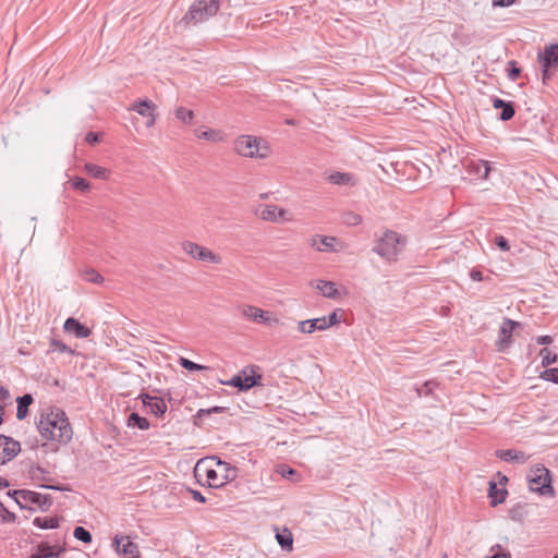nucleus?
<instances>
[{
    "label": "nucleus",
    "mask_w": 558,
    "mask_h": 558,
    "mask_svg": "<svg viewBox=\"0 0 558 558\" xmlns=\"http://www.w3.org/2000/svg\"><path fill=\"white\" fill-rule=\"evenodd\" d=\"M29 477L33 480V481H36V482H39V486L41 488H48V489H52V490H59V492H64V490H70L68 487L63 486V485H48L46 484V482H48L50 478H49V472L47 470H45L44 468L39 466V465H32L29 468Z\"/></svg>",
    "instance_id": "nucleus-13"
},
{
    "label": "nucleus",
    "mask_w": 558,
    "mask_h": 558,
    "mask_svg": "<svg viewBox=\"0 0 558 558\" xmlns=\"http://www.w3.org/2000/svg\"><path fill=\"white\" fill-rule=\"evenodd\" d=\"M286 469H287V474H294V470L291 469V468H288V466H282V475L286 476Z\"/></svg>",
    "instance_id": "nucleus-63"
},
{
    "label": "nucleus",
    "mask_w": 558,
    "mask_h": 558,
    "mask_svg": "<svg viewBox=\"0 0 558 558\" xmlns=\"http://www.w3.org/2000/svg\"><path fill=\"white\" fill-rule=\"evenodd\" d=\"M85 276H86V280L94 282V283H100L104 280L101 275L98 274L94 269L87 270Z\"/></svg>",
    "instance_id": "nucleus-49"
},
{
    "label": "nucleus",
    "mask_w": 558,
    "mask_h": 558,
    "mask_svg": "<svg viewBox=\"0 0 558 558\" xmlns=\"http://www.w3.org/2000/svg\"><path fill=\"white\" fill-rule=\"evenodd\" d=\"M502 111L500 113V120L502 121H509L513 118L515 111L514 106L511 101H508V105H506L504 108H501Z\"/></svg>",
    "instance_id": "nucleus-41"
},
{
    "label": "nucleus",
    "mask_w": 558,
    "mask_h": 558,
    "mask_svg": "<svg viewBox=\"0 0 558 558\" xmlns=\"http://www.w3.org/2000/svg\"><path fill=\"white\" fill-rule=\"evenodd\" d=\"M0 518L4 523H12L15 521L16 515L9 511L1 502H0Z\"/></svg>",
    "instance_id": "nucleus-43"
},
{
    "label": "nucleus",
    "mask_w": 558,
    "mask_h": 558,
    "mask_svg": "<svg viewBox=\"0 0 558 558\" xmlns=\"http://www.w3.org/2000/svg\"><path fill=\"white\" fill-rule=\"evenodd\" d=\"M206 476L209 481L210 487H221L226 484L225 481L222 480V477L220 476L218 468H217V470L208 469L206 471Z\"/></svg>",
    "instance_id": "nucleus-32"
},
{
    "label": "nucleus",
    "mask_w": 558,
    "mask_h": 558,
    "mask_svg": "<svg viewBox=\"0 0 558 558\" xmlns=\"http://www.w3.org/2000/svg\"><path fill=\"white\" fill-rule=\"evenodd\" d=\"M71 186L77 191H81L83 193L87 192L90 189V184L87 180L81 177H74L69 182Z\"/></svg>",
    "instance_id": "nucleus-38"
},
{
    "label": "nucleus",
    "mask_w": 558,
    "mask_h": 558,
    "mask_svg": "<svg viewBox=\"0 0 558 558\" xmlns=\"http://www.w3.org/2000/svg\"><path fill=\"white\" fill-rule=\"evenodd\" d=\"M529 488L543 496H554L550 472L544 465L537 464L529 473Z\"/></svg>",
    "instance_id": "nucleus-4"
},
{
    "label": "nucleus",
    "mask_w": 558,
    "mask_h": 558,
    "mask_svg": "<svg viewBox=\"0 0 558 558\" xmlns=\"http://www.w3.org/2000/svg\"><path fill=\"white\" fill-rule=\"evenodd\" d=\"M20 489H16V490H10L8 492V496H10L11 498H13L16 504L23 509V508H26V506L22 502V498H21V495L20 494H15L16 492H19Z\"/></svg>",
    "instance_id": "nucleus-55"
},
{
    "label": "nucleus",
    "mask_w": 558,
    "mask_h": 558,
    "mask_svg": "<svg viewBox=\"0 0 558 558\" xmlns=\"http://www.w3.org/2000/svg\"><path fill=\"white\" fill-rule=\"evenodd\" d=\"M219 10L218 0H196L181 19L180 25L185 27L196 25L216 15Z\"/></svg>",
    "instance_id": "nucleus-3"
},
{
    "label": "nucleus",
    "mask_w": 558,
    "mask_h": 558,
    "mask_svg": "<svg viewBox=\"0 0 558 558\" xmlns=\"http://www.w3.org/2000/svg\"><path fill=\"white\" fill-rule=\"evenodd\" d=\"M129 425L136 426L142 430H146L149 428V422L146 417L141 416L136 412H132L129 416Z\"/></svg>",
    "instance_id": "nucleus-30"
},
{
    "label": "nucleus",
    "mask_w": 558,
    "mask_h": 558,
    "mask_svg": "<svg viewBox=\"0 0 558 558\" xmlns=\"http://www.w3.org/2000/svg\"><path fill=\"white\" fill-rule=\"evenodd\" d=\"M34 402V398L31 393H25L16 398L17 411L16 418L22 421L28 415V408Z\"/></svg>",
    "instance_id": "nucleus-23"
},
{
    "label": "nucleus",
    "mask_w": 558,
    "mask_h": 558,
    "mask_svg": "<svg viewBox=\"0 0 558 558\" xmlns=\"http://www.w3.org/2000/svg\"><path fill=\"white\" fill-rule=\"evenodd\" d=\"M37 428L43 438L60 444H68L73 436V430L65 413L59 409L43 413Z\"/></svg>",
    "instance_id": "nucleus-1"
},
{
    "label": "nucleus",
    "mask_w": 558,
    "mask_h": 558,
    "mask_svg": "<svg viewBox=\"0 0 558 558\" xmlns=\"http://www.w3.org/2000/svg\"><path fill=\"white\" fill-rule=\"evenodd\" d=\"M435 386H436V383L429 380V381L424 383L421 387H416L415 390H416L418 397H421L422 395L427 396V395L432 393Z\"/></svg>",
    "instance_id": "nucleus-44"
},
{
    "label": "nucleus",
    "mask_w": 558,
    "mask_h": 558,
    "mask_svg": "<svg viewBox=\"0 0 558 558\" xmlns=\"http://www.w3.org/2000/svg\"><path fill=\"white\" fill-rule=\"evenodd\" d=\"M130 109L136 111L140 116L148 117L156 109V105L149 99H143L134 102Z\"/></svg>",
    "instance_id": "nucleus-25"
},
{
    "label": "nucleus",
    "mask_w": 558,
    "mask_h": 558,
    "mask_svg": "<svg viewBox=\"0 0 558 558\" xmlns=\"http://www.w3.org/2000/svg\"><path fill=\"white\" fill-rule=\"evenodd\" d=\"M517 2V0H493L492 1V4L493 7H500V8H506V7H510L512 4H514Z\"/></svg>",
    "instance_id": "nucleus-54"
},
{
    "label": "nucleus",
    "mask_w": 558,
    "mask_h": 558,
    "mask_svg": "<svg viewBox=\"0 0 558 558\" xmlns=\"http://www.w3.org/2000/svg\"><path fill=\"white\" fill-rule=\"evenodd\" d=\"M180 365L187 371H202L206 368L204 365L197 364L185 357L180 359Z\"/></svg>",
    "instance_id": "nucleus-42"
},
{
    "label": "nucleus",
    "mask_w": 558,
    "mask_h": 558,
    "mask_svg": "<svg viewBox=\"0 0 558 558\" xmlns=\"http://www.w3.org/2000/svg\"><path fill=\"white\" fill-rule=\"evenodd\" d=\"M148 117H149V120L146 122V126L150 128V126H153L155 124L156 118H155V114L153 112L149 113Z\"/></svg>",
    "instance_id": "nucleus-62"
},
{
    "label": "nucleus",
    "mask_w": 558,
    "mask_h": 558,
    "mask_svg": "<svg viewBox=\"0 0 558 558\" xmlns=\"http://www.w3.org/2000/svg\"><path fill=\"white\" fill-rule=\"evenodd\" d=\"M470 277L474 281H482L484 279L482 271L476 268H473L471 270Z\"/></svg>",
    "instance_id": "nucleus-56"
},
{
    "label": "nucleus",
    "mask_w": 558,
    "mask_h": 558,
    "mask_svg": "<svg viewBox=\"0 0 558 558\" xmlns=\"http://www.w3.org/2000/svg\"><path fill=\"white\" fill-rule=\"evenodd\" d=\"M21 451V444L12 437L0 435V465L14 459Z\"/></svg>",
    "instance_id": "nucleus-12"
},
{
    "label": "nucleus",
    "mask_w": 558,
    "mask_h": 558,
    "mask_svg": "<svg viewBox=\"0 0 558 558\" xmlns=\"http://www.w3.org/2000/svg\"><path fill=\"white\" fill-rule=\"evenodd\" d=\"M227 384L238 388L240 391H244V385L241 374L233 376Z\"/></svg>",
    "instance_id": "nucleus-50"
},
{
    "label": "nucleus",
    "mask_w": 558,
    "mask_h": 558,
    "mask_svg": "<svg viewBox=\"0 0 558 558\" xmlns=\"http://www.w3.org/2000/svg\"><path fill=\"white\" fill-rule=\"evenodd\" d=\"M311 286L317 289L325 298L332 300L339 298V290L337 289L336 283L332 281L316 280L312 281Z\"/></svg>",
    "instance_id": "nucleus-19"
},
{
    "label": "nucleus",
    "mask_w": 558,
    "mask_h": 558,
    "mask_svg": "<svg viewBox=\"0 0 558 558\" xmlns=\"http://www.w3.org/2000/svg\"><path fill=\"white\" fill-rule=\"evenodd\" d=\"M227 409L223 408V407H213V408H209V409H199L195 415V424L198 425L199 421L204 417V416H207V415H210V414H214V413H222L225 412Z\"/></svg>",
    "instance_id": "nucleus-34"
},
{
    "label": "nucleus",
    "mask_w": 558,
    "mask_h": 558,
    "mask_svg": "<svg viewBox=\"0 0 558 558\" xmlns=\"http://www.w3.org/2000/svg\"><path fill=\"white\" fill-rule=\"evenodd\" d=\"M216 466L219 469L220 476L225 481V483L232 482L238 477V469L230 463L220 460L219 458H215Z\"/></svg>",
    "instance_id": "nucleus-21"
},
{
    "label": "nucleus",
    "mask_w": 558,
    "mask_h": 558,
    "mask_svg": "<svg viewBox=\"0 0 558 558\" xmlns=\"http://www.w3.org/2000/svg\"><path fill=\"white\" fill-rule=\"evenodd\" d=\"M485 558H510V553L507 550L497 551L493 554L492 556H487Z\"/></svg>",
    "instance_id": "nucleus-59"
},
{
    "label": "nucleus",
    "mask_w": 558,
    "mask_h": 558,
    "mask_svg": "<svg viewBox=\"0 0 558 558\" xmlns=\"http://www.w3.org/2000/svg\"><path fill=\"white\" fill-rule=\"evenodd\" d=\"M73 536L85 544L90 543L93 539L90 532L83 526H76L73 531Z\"/></svg>",
    "instance_id": "nucleus-36"
},
{
    "label": "nucleus",
    "mask_w": 558,
    "mask_h": 558,
    "mask_svg": "<svg viewBox=\"0 0 558 558\" xmlns=\"http://www.w3.org/2000/svg\"><path fill=\"white\" fill-rule=\"evenodd\" d=\"M256 215L266 221L279 222L286 221L287 211L283 208H279L275 205H260L256 209Z\"/></svg>",
    "instance_id": "nucleus-14"
},
{
    "label": "nucleus",
    "mask_w": 558,
    "mask_h": 558,
    "mask_svg": "<svg viewBox=\"0 0 558 558\" xmlns=\"http://www.w3.org/2000/svg\"><path fill=\"white\" fill-rule=\"evenodd\" d=\"M344 222L351 226H356L362 222V218L360 215L349 211L344 214Z\"/></svg>",
    "instance_id": "nucleus-45"
},
{
    "label": "nucleus",
    "mask_w": 558,
    "mask_h": 558,
    "mask_svg": "<svg viewBox=\"0 0 558 558\" xmlns=\"http://www.w3.org/2000/svg\"><path fill=\"white\" fill-rule=\"evenodd\" d=\"M234 150L244 157L265 158L267 153L260 151L259 140L251 135H241L234 143Z\"/></svg>",
    "instance_id": "nucleus-6"
},
{
    "label": "nucleus",
    "mask_w": 558,
    "mask_h": 558,
    "mask_svg": "<svg viewBox=\"0 0 558 558\" xmlns=\"http://www.w3.org/2000/svg\"><path fill=\"white\" fill-rule=\"evenodd\" d=\"M496 457L506 462H515L523 464L529 456L525 452L515 449H499L495 452Z\"/></svg>",
    "instance_id": "nucleus-17"
},
{
    "label": "nucleus",
    "mask_w": 558,
    "mask_h": 558,
    "mask_svg": "<svg viewBox=\"0 0 558 558\" xmlns=\"http://www.w3.org/2000/svg\"><path fill=\"white\" fill-rule=\"evenodd\" d=\"M64 551L63 547H56L47 542H41L37 546V550L31 555L29 558H48V557H60Z\"/></svg>",
    "instance_id": "nucleus-18"
},
{
    "label": "nucleus",
    "mask_w": 558,
    "mask_h": 558,
    "mask_svg": "<svg viewBox=\"0 0 558 558\" xmlns=\"http://www.w3.org/2000/svg\"><path fill=\"white\" fill-rule=\"evenodd\" d=\"M196 136L198 138H203L213 143H218L223 141V133L219 130L208 129L205 131H196Z\"/></svg>",
    "instance_id": "nucleus-27"
},
{
    "label": "nucleus",
    "mask_w": 558,
    "mask_h": 558,
    "mask_svg": "<svg viewBox=\"0 0 558 558\" xmlns=\"http://www.w3.org/2000/svg\"><path fill=\"white\" fill-rule=\"evenodd\" d=\"M174 114H175V118L179 119L180 121L186 123V124H192L193 123V119H194V112L190 109H186L184 107H178L175 110H174Z\"/></svg>",
    "instance_id": "nucleus-33"
},
{
    "label": "nucleus",
    "mask_w": 558,
    "mask_h": 558,
    "mask_svg": "<svg viewBox=\"0 0 558 558\" xmlns=\"http://www.w3.org/2000/svg\"><path fill=\"white\" fill-rule=\"evenodd\" d=\"M9 403H11V395L7 388L0 385V405L5 408Z\"/></svg>",
    "instance_id": "nucleus-48"
},
{
    "label": "nucleus",
    "mask_w": 558,
    "mask_h": 558,
    "mask_svg": "<svg viewBox=\"0 0 558 558\" xmlns=\"http://www.w3.org/2000/svg\"><path fill=\"white\" fill-rule=\"evenodd\" d=\"M262 375H242V380L244 385V391L260 385Z\"/></svg>",
    "instance_id": "nucleus-37"
},
{
    "label": "nucleus",
    "mask_w": 558,
    "mask_h": 558,
    "mask_svg": "<svg viewBox=\"0 0 558 558\" xmlns=\"http://www.w3.org/2000/svg\"><path fill=\"white\" fill-rule=\"evenodd\" d=\"M190 492H191V494H192V496H193L194 500H196V501H198V502H202V504H204V502L206 501L205 497L202 495V493H201V492H198V490H193V489H191Z\"/></svg>",
    "instance_id": "nucleus-58"
},
{
    "label": "nucleus",
    "mask_w": 558,
    "mask_h": 558,
    "mask_svg": "<svg viewBox=\"0 0 558 558\" xmlns=\"http://www.w3.org/2000/svg\"><path fill=\"white\" fill-rule=\"evenodd\" d=\"M278 544L283 550L291 551L293 548V538L291 532L284 530L283 533H277L276 535Z\"/></svg>",
    "instance_id": "nucleus-29"
},
{
    "label": "nucleus",
    "mask_w": 558,
    "mask_h": 558,
    "mask_svg": "<svg viewBox=\"0 0 558 558\" xmlns=\"http://www.w3.org/2000/svg\"><path fill=\"white\" fill-rule=\"evenodd\" d=\"M541 378L546 381L558 384V368H547L541 373Z\"/></svg>",
    "instance_id": "nucleus-39"
},
{
    "label": "nucleus",
    "mask_w": 558,
    "mask_h": 558,
    "mask_svg": "<svg viewBox=\"0 0 558 558\" xmlns=\"http://www.w3.org/2000/svg\"><path fill=\"white\" fill-rule=\"evenodd\" d=\"M519 326L520 324L518 322L510 318H504L498 339L496 340V348L498 352H504L511 345L513 330Z\"/></svg>",
    "instance_id": "nucleus-9"
},
{
    "label": "nucleus",
    "mask_w": 558,
    "mask_h": 558,
    "mask_svg": "<svg viewBox=\"0 0 558 558\" xmlns=\"http://www.w3.org/2000/svg\"><path fill=\"white\" fill-rule=\"evenodd\" d=\"M507 490L501 488L499 489L495 482H489L488 496L492 499V506H497L506 500Z\"/></svg>",
    "instance_id": "nucleus-24"
},
{
    "label": "nucleus",
    "mask_w": 558,
    "mask_h": 558,
    "mask_svg": "<svg viewBox=\"0 0 558 558\" xmlns=\"http://www.w3.org/2000/svg\"><path fill=\"white\" fill-rule=\"evenodd\" d=\"M508 65L510 66L509 71H508V77L511 81H517L520 76L521 70L519 68H517L515 61H509Z\"/></svg>",
    "instance_id": "nucleus-47"
},
{
    "label": "nucleus",
    "mask_w": 558,
    "mask_h": 558,
    "mask_svg": "<svg viewBox=\"0 0 558 558\" xmlns=\"http://www.w3.org/2000/svg\"><path fill=\"white\" fill-rule=\"evenodd\" d=\"M539 356L542 357V366L546 367L553 363H555L558 359V355L547 348H543L539 351Z\"/></svg>",
    "instance_id": "nucleus-35"
},
{
    "label": "nucleus",
    "mask_w": 558,
    "mask_h": 558,
    "mask_svg": "<svg viewBox=\"0 0 558 558\" xmlns=\"http://www.w3.org/2000/svg\"><path fill=\"white\" fill-rule=\"evenodd\" d=\"M338 311L339 310H336L333 311L331 314H329L328 316H325L326 317V329H328L329 327L336 325L339 323V316H338Z\"/></svg>",
    "instance_id": "nucleus-51"
},
{
    "label": "nucleus",
    "mask_w": 558,
    "mask_h": 558,
    "mask_svg": "<svg viewBox=\"0 0 558 558\" xmlns=\"http://www.w3.org/2000/svg\"><path fill=\"white\" fill-rule=\"evenodd\" d=\"M65 332L75 335L76 338H87L92 335L90 328L81 324L77 319L69 317L63 325Z\"/></svg>",
    "instance_id": "nucleus-16"
},
{
    "label": "nucleus",
    "mask_w": 558,
    "mask_h": 558,
    "mask_svg": "<svg viewBox=\"0 0 558 558\" xmlns=\"http://www.w3.org/2000/svg\"><path fill=\"white\" fill-rule=\"evenodd\" d=\"M319 242H320V246L324 248V251H333V244L336 242V238L320 235Z\"/></svg>",
    "instance_id": "nucleus-46"
},
{
    "label": "nucleus",
    "mask_w": 558,
    "mask_h": 558,
    "mask_svg": "<svg viewBox=\"0 0 558 558\" xmlns=\"http://www.w3.org/2000/svg\"><path fill=\"white\" fill-rule=\"evenodd\" d=\"M15 494L21 495L22 502L26 506V508L28 505H36L41 511H48L52 505V498L50 495H41L28 489H20Z\"/></svg>",
    "instance_id": "nucleus-10"
},
{
    "label": "nucleus",
    "mask_w": 558,
    "mask_h": 558,
    "mask_svg": "<svg viewBox=\"0 0 558 558\" xmlns=\"http://www.w3.org/2000/svg\"><path fill=\"white\" fill-rule=\"evenodd\" d=\"M319 238H320V235H315V236H313V238H312V243H311V244H312V246H313V247H315L317 251H320V252H322V251H324V248H323L320 245H318Z\"/></svg>",
    "instance_id": "nucleus-61"
},
{
    "label": "nucleus",
    "mask_w": 558,
    "mask_h": 558,
    "mask_svg": "<svg viewBox=\"0 0 558 558\" xmlns=\"http://www.w3.org/2000/svg\"><path fill=\"white\" fill-rule=\"evenodd\" d=\"M537 58L542 69L543 82L546 83L558 68V43L545 46L544 50L538 52Z\"/></svg>",
    "instance_id": "nucleus-5"
},
{
    "label": "nucleus",
    "mask_w": 558,
    "mask_h": 558,
    "mask_svg": "<svg viewBox=\"0 0 558 558\" xmlns=\"http://www.w3.org/2000/svg\"><path fill=\"white\" fill-rule=\"evenodd\" d=\"M328 179L332 184L338 185H345L352 182V175L350 173L339 171L331 173Z\"/></svg>",
    "instance_id": "nucleus-31"
},
{
    "label": "nucleus",
    "mask_w": 558,
    "mask_h": 558,
    "mask_svg": "<svg viewBox=\"0 0 558 558\" xmlns=\"http://www.w3.org/2000/svg\"><path fill=\"white\" fill-rule=\"evenodd\" d=\"M9 486V482L5 478H0V488H5Z\"/></svg>",
    "instance_id": "nucleus-64"
},
{
    "label": "nucleus",
    "mask_w": 558,
    "mask_h": 558,
    "mask_svg": "<svg viewBox=\"0 0 558 558\" xmlns=\"http://www.w3.org/2000/svg\"><path fill=\"white\" fill-rule=\"evenodd\" d=\"M407 243L408 239L405 235L399 234L392 230H386L383 235L377 239L373 252L386 262L395 263L398 260Z\"/></svg>",
    "instance_id": "nucleus-2"
},
{
    "label": "nucleus",
    "mask_w": 558,
    "mask_h": 558,
    "mask_svg": "<svg viewBox=\"0 0 558 558\" xmlns=\"http://www.w3.org/2000/svg\"><path fill=\"white\" fill-rule=\"evenodd\" d=\"M86 172L96 179L107 180L109 178L110 171L106 168H102L95 163H85L84 166Z\"/></svg>",
    "instance_id": "nucleus-26"
},
{
    "label": "nucleus",
    "mask_w": 558,
    "mask_h": 558,
    "mask_svg": "<svg viewBox=\"0 0 558 558\" xmlns=\"http://www.w3.org/2000/svg\"><path fill=\"white\" fill-rule=\"evenodd\" d=\"M144 407L148 408L149 411L157 417L162 416L167 411V404L162 398L143 393L140 396Z\"/></svg>",
    "instance_id": "nucleus-15"
},
{
    "label": "nucleus",
    "mask_w": 558,
    "mask_h": 558,
    "mask_svg": "<svg viewBox=\"0 0 558 558\" xmlns=\"http://www.w3.org/2000/svg\"><path fill=\"white\" fill-rule=\"evenodd\" d=\"M537 344L547 345L553 342V338L550 336H539L536 339Z\"/></svg>",
    "instance_id": "nucleus-57"
},
{
    "label": "nucleus",
    "mask_w": 558,
    "mask_h": 558,
    "mask_svg": "<svg viewBox=\"0 0 558 558\" xmlns=\"http://www.w3.org/2000/svg\"><path fill=\"white\" fill-rule=\"evenodd\" d=\"M241 314L250 320L268 326L278 324L279 322L278 318L274 317L269 312L252 305L243 306Z\"/></svg>",
    "instance_id": "nucleus-11"
},
{
    "label": "nucleus",
    "mask_w": 558,
    "mask_h": 558,
    "mask_svg": "<svg viewBox=\"0 0 558 558\" xmlns=\"http://www.w3.org/2000/svg\"><path fill=\"white\" fill-rule=\"evenodd\" d=\"M183 251L191 257L202 262L214 264L221 263V257L218 254L194 242L183 243Z\"/></svg>",
    "instance_id": "nucleus-7"
},
{
    "label": "nucleus",
    "mask_w": 558,
    "mask_h": 558,
    "mask_svg": "<svg viewBox=\"0 0 558 558\" xmlns=\"http://www.w3.org/2000/svg\"><path fill=\"white\" fill-rule=\"evenodd\" d=\"M112 547H114L117 554L123 555L124 558H141L138 546L130 539V536L114 535Z\"/></svg>",
    "instance_id": "nucleus-8"
},
{
    "label": "nucleus",
    "mask_w": 558,
    "mask_h": 558,
    "mask_svg": "<svg viewBox=\"0 0 558 558\" xmlns=\"http://www.w3.org/2000/svg\"><path fill=\"white\" fill-rule=\"evenodd\" d=\"M34 525L40 529H56L59 526L58 517H37L33 521Z\"/></svg>",
    "instance_id": "nucleus-28"
},
{
    "label": "nucleus",
    "mask_w": 558,
    "mask_h": 558,
    "mask_svg": "<svg viewBox=\"0 0 558 558\" xmlns=\"http://www.w3.org/2000/svg\"><path fill=\"white\" fill-rule=\"evenodd\" d=\"M506 105H508V101H505L500 98H494L493 100V107L496 109L504 108Z\"/></svg>",
    "instance_id": "nucleus-60"
},
{
    "label": "nucleus",
    "mask_w": 558,
    "mask_h": 558,
    "mask_svg": "<svg viewBox=\"0 0 558 558\" xmlns=\"http://www.w3.org/2000/svg\"><path fill=\"white\" fill-rule=\"evenodd\" d=\"M470 173L477 175V178L486 180L490 172V166L488 161L485 160H476L471 161L469 165Z\"/></svg>",
    "instance_id": "nucleus-22"
},
{
    "label": "nucleus",
    "mask_w": 558,
    "mask_h": 558,
    "mask_svg": "<svg viewBox=\"0 0 558 558\" xmlns=\"http://www.w3.org/2000/svg\"><path fill=\"white\" fill-rule=\"evenodd\" d=\"M495 243L504 252H507V251L510 250L508 240L505 236H502V235L496 236Z\"/></svg>",
    "instance_id": "nucleus-52"
},
{
    "label": "nucleus",
    "mask_w": 558,
    "mask_h": 558,
    "mask_svg": "<svg viewBox=\"0 0 558 558\" xmlns=\"http://www.w3.org/2000/svg\"><path fill=\"white\" fill-rule=\"evenodd\" d=\"M298 330L302 333H312L316 330H326V317L302 320L298 325Z\"/></svg>",
    "instance_id": "nucleus-20"
},
{
    "label": "nucleus",
    "mask_w": 558,
    "mask_h": 558,
    "mask_svg": "<svg viewBox=\"0 0 558 558\" xmlns=\"http://www.w3.org/2000/svg\"><path fill=\"white\" fill-rule=\"evenodd\" d=\"M50 345L56 351H59L62 353H69L71 355L75 354L74 350H72L70 347H68L65 343H63L60 340L52 339Z\"/></svg>",
    "instance_id": "nucleus-40"
},
{
    "label": "nucleus",
    "mask_w": 558,
    "mask_h": 558,
    "mask_svg": "<svg viewBox=\"0 0 558 558\" xmlns=\"http://www.w3.org/2000/svg\"><path fill=\"white\" fill-rule=\"evenodd\" d=\"M85 141L90 145H95L100 141V134L95 132H88L86 134Z\"/></svg>",
    "instance_id": "nucleus-53"
}]
</instances>
